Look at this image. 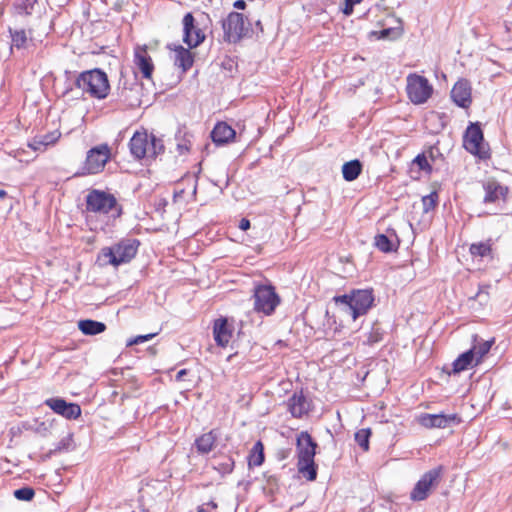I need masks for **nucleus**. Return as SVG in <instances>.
<instances>
[{
	"label": "nucleus",
	"mask_w": 512,
	"mask_h": 512,
	"mask_svg": "<svg viewBox=\"0 0 512 512\" xmlns=\"http://www.w3.org/2000/svg\"><path fill=\"white\" fill-rule=\"evenodd\" d=\"M317 443L312 439L307 431H302L297 435V468L307 480L314 481L317 477V467L314 461Z\"/></svg>",
	"instance_id": "f257e3e1"
},
{
	"label": "nucleus",
	"mask_w": 512,
	"mask_h": 512,
	"mask_svg": "<svg viewBox=\"0 0 512 512\" xmlns=\"http://www.w3.org/2000/svg\"><path fill=\"white\" fill-rule=\"evenodd\" d=\"M131 155L137 159H155L164 151L162 139L147 131H136L129 141Z\"/></svg>",
	"instance_id": "f03ea898"
},
{
	"label": "nucleus",
	"mask_w": 512,
	"mask_h": 512,
	"mask_svg": "<svg viewBox=\"0 0 512 512\" xmlns=\"http://www.w3.org/2000/svg\"><path fill=\"white\" fill-rule=\"evenodd\" d=\"M139 244L136 239H125L111 247H105L99 253L98 261L102 265L115 267L128 263L135 257Z\"/></svg>",
	"instance_id": "7ed1b4c3"
},
{
	"label": "nucleus",
	"mask_w": 512,
	"mask_h": 512,
	"mask_svg": "<svg viewBox=\"0 0 512 512\" xmlns=\"http://www.w3.org/2000/svg\"><path fill=\"white\" fill-rule=\"evenodd\" d=\"M76 86L97 99L106 98L110 90L107 75L100 69L82 72L76 79Z\"/></svg>",
	"instance_id": "20e7f679"
},
{
	"label": "nucleus",
	"mask_w": 512,
	"mask_h": 512,
	"mask_svg": "<svg viewBox=\"0 0 512 512\" xmlns=\"http://www.w3.org/2000/svg\"><path fill=\"white\" fill-rule=\"evenodd\" d=\"M333 300L336 304L344 305V312L350 315L353 320H356L359 316L368 312L373 304L374 297L369 290H356L351 294L335 296Z\"/></svg>",
	"instance_id": "39448f33"
},
{
	"label": "nucleus",
	"mask_w": 512,
	"mask_h": 512,
	"mask_svg": "<svg viewBox=\"0 0 512 512\" xmlns=\"http://www.w3.org/2000/svg\"><path fill=\"white\" fill-rule=\"evenodd\" d=\"M86 210L99 214L111 212L113 217H119L122 213L116 198L112 194L101 190H92L88 193L86 196Z\"/></svg>",
	"instance_id": "423d86ee"
},
{
	"label": "nucleus",
	"mask_w": 512,
	"mask_h": 512,
	"mask_svg": "<svg viewBox=\"0 0 512 512\" xmlns=\"http://www.w3.org/2000/svg\"><path fill=\"white\" fill-rule=\"evenodd\" d=\"M111 156V149L108 144H101L88 150L86 159L81 170L76 173L78 176L93 175L100 173Z\"/></svg>",
	"instance_id": "0eeeda50"
},
{
	"label": "nucleus",
	"mask_w": 512,
	"mask_h": 512,
	"mask_svg": "<svg viewBox=\"0 0 512 512\" xmlns=\"http://www.w3.org/2000/svg\"><path fill=\"white\" fill-rule=\"evenodd\" d=\"M254 310L270 316L280 304V297L271 285H257L254 288Z\"/></svg>",
	"instance_id": "6e6552de"
},
{
	"label": "nucleus",
	"mask_w": 512,
	"mask_h": 512,
	"mask_svg": "<svg viewBox=\"0 0 512 512\" xmlns=\"http://www.w3.org/2000/svg\"><path fill=\"white\" fill-rule=\"evenodd\" d=\"M406 91L410 101L416 105L424 104L433 93V87L428 79L416 73H410L406 78Z\"/></svg>",
	"instance_id": "1a4fd4ad"
},
{
	"label": "nucleus",
	"mask_w": 512,
	"mask_h": 512,
	"mask_svg": "<svg viewBox=\"0 0 512 512\" xmlns=\"http://www.w3.org/2000/svg\"><path fill=\"white\" fill-rule=\"evenodd\" d=\"M465 149L481 159L489 157V149L484 142L483 132L478 123H472L468 126L464 136Z\"/></svg>",
	"instance_id": "9d476101"
},
{
	"label": "nucleus",
	"mask_w": 512,
	"mask_h": 512,
	"mask_svg": "<svg viewBox=\"0 0 512 512\" xmlns=\"http://www.w3.org/2000/svg\"><path fill=\"white\" fill-rule=\"evenodd\" d=\"M224 40L229 43L239 42L248 32L244 16L238 12H231L222 20Z\"/></svg>",
	"instance_id": "9b49d317"
},
{
	"label": "nucleus",
	"mask_w": 512,
	"mask_h": 512,
	"mask_svg": "<svg viewBox=\"0 0 512 512\" xmlns=\"http://www.w3.org/2000/svg\"><path fill=\"white\" fill-rule=\"evenodd\" d=\"M441 474V467L434 468L426 472L416 483L411 492V499L414 501H422L429 495L432 486L437 484Z\"/></svg>",
	"instance_id": "f8f14e48"
},
{
	"label": "nucleus",
	"mask_w": 512,
	"mask_h": 512,
	"mask_svg": "<svg viewBox=\"0 0 512 512\" xmlns=\"http://www.w3.org/2000/svg\"><path fill=\"white\" fill-rule=\"evenodd\" d=\"M484 190L483 203L484 204H499L506 202L509 188L502 185L494 178H489L482 182Z\"/></svg>",
	"instance_id": "ddd939ff"
},
{
	"label": "nucleus",
	"mask_w": 512,
	"mask_h": 512,
	"mask_svg": "<svg viewBox=\"0 0 512 512\" xmlns=\"http://www.w3.org/2000/svg\"><path fill=\"white\" fill-rule=\"evenodd\" d=\"M195 19L192 13H187L183 17V41L189 48H195L200 45L204 39L205 34L203 31L195 26Z\"/></svg>",
	"instance_id": "4468645a"
},
{
	"label": "nucleus",
	"mask_w": 512,
	"mask_h": 512,
	"mask_svg": "<svg viewBox=\"0 0 512 512\" xmlns=\"http://www.w3.org/2000/svg\"><path fill=\"white\" fill-rule=\"evenodd\" d=\"M44 403L55 413L69 420L77 419L81 415V408L78 404L68 403L62 398H49Z\"/></svg>",
	"instance_id": "2eb2a0df"
},
{
	"label": "nucleus",
	"mask_w": 512,
	"mask_h": 512,
	"mask_svg": "<svg viewBox=\"0 0 512 512\" xmlns=\"http://www.w3.org/2000/svg\"><path fill=\"white\" fill-rule=\"evenodd\" d=\"M418 422L421 426L432 429V428H446L451 424L459 422V418L456 414H429L423 413L418 417Z\"/></svg>",
	"instance_id": "dca6fc26"
},
{
	"label": "nucleus",
	"mask_w": 512,
	"mask_h": 512,
	"mask_svg": "<svg viewBox=\"0 0 512 512\" xmlns=\"http://www.w3.org/2000/svg\"><path fill=\"white\" fill-rule=\"evenodd\" d=\"M134 64L143 77L150 79L154 71L152 58L148 54L146 46H137L134 50Z\"/></svg>",
	"instance_id": "f3484780"
},
{
	"label": "nucleus",
	"mask_w": 512,
	"mask_h": 512,
	"mask_svg": "<svg viewBox=\"0 0 512 512\" xmlns=\"http://www.w3.org/2000/svg\"><path fill=\"white\" fill-rule=\"evenodd\" d=\"M451 98L459 107H469L472 102L470 83L465 79L457 81L451 90Z\"/></svg>",
	"instance_id": "a211bd4d"
},
{
	"label": "nucleus",
	"mask_w": 512,
	"mask_h": 512,
	"mask_svg": "<svg viewBox=\"0 0 512 512\" xmlns=\"http://www.w3.org/2000/svg\"><path fill=\"white\" fill-rule=\"evenodd\" d=\"M120 96L129 106H139L141 104L140 93L141 85L136 81V77L128 86L127 80H121Z\"/></svg>",
	"instance_id": "6ab92c4d"
},
{
	"label": "nucleus",
	"mask_w": 512,
	"mask_h": 512,
	"mask_svg": "<svg viewBox=\"0 0 512 512\" xmlns=\"http://www.w3.org/2000/svg\"><path fill=\"white\" fill-rule=\"evenodd\" d=\"M288 410L295 418H301L310 410V402L302 392L294 393L287 402Z\"/></svg>",
	"instance_id": "aec40b11"
},
{
	"label": "nucleus",
	"mask_w": 512,
	"mask_h": 512,
	"mask_svg": "<svg viewBox=\"0 0 512 512\" xmlns=\"http://www.w3.org/2000/svg\"><path fill=\"white\" fill-rule=\"evenodd\" d=\"M213 335L218 346L226 347L228 345L232 337V329L230 328L227 319L220 318L215 320Z\"/></svg>",
	"instance_id": "412c9836"
},
{
	"label": "nucleus",
	"mask_w": 512,
	"mask_h": 512,
	"mask_svg": "<svg viewBox=\"0 0 512 512\" xmlns=\"http://www.w3.org/2000/svg\"><path fill=\"white\" fill-rule=\"evenodd\" d=\"M235 130L225 122H219L211 132V137L217 145L226 144L235 138Z\"/></svg>",
	"instance_id": "4be33fe9"
},
{
	"label": "nucleus",
	"mask_w": 512,
	"mask_h": 512,
	"mask_svg": "<svg viewBox=\"0 0 512 512\" xmlns=\"http://www.w3.org/2000/svg\"><path fill=\"white\" fill-rule=\"evenodd\" d=\"M168 47L175 52L174 63L176 66L184 72L192 67L194 60L189 49L181 45H174V47L169 45Z\"/></svg>",
	"instance_id": "5701e85b"
},
{
	"label": "nucleus",
	"mask_w": 512,
	"mask_h": 512,
	"mask_svg": "<svg viewBox=\"0 0 512 512\" xmlns=\"http://www.w3.org/2000/svg\"><path fill=\"white\" fill-rule=\"evenodd\" d=\"M476 359L473 356V352L467 350L466 352L460 354L452 363V371L448 372L449 374H459L469 368L477 366Z\"/></svg>",
	"instance_id": "b1692460"
},
{
	"label": "nucleus",
	"mask_w": 512,
	"mask_h": 512,
	"mask_svg": "<svg viewBox=\"0 0 512 512\" xmlns=\"http://www.w3.org/2000/svg\"><path fill=\"white\" fill-rule=\"evenodd\" d=\"M494 339L491 340H479L477 335H473V345L469 349L473 352V356L476 359V364H479L484 356L490 351Z\"/></svg>",
	"instance_id": "393cba45"
},
{
	"label": "nucleus",
	"mask_w": 512,
	"mask_h": 512,
	"mask_svg": "<svg viewBox=\"0 0 512 512\" xmlns=\"http://www.w3.org/2000/svg\"><path fill=\"white\" fill-rule=\"evenodd\" d=\"M216 440L217 433L215 430L202 434L195 440L197 452L200 454H208L214 448Z\"/></svg>",
	"instance_id": "a878e982"
},
{
	"label": "nucleus",
	"mask_w": 512,
	"mask_h": 512,
	"mask_svg": "<svg viewBox=\"0 0 512 512\" xmlns=\"http://www.w3.org/2000/svg\"><path fill=\"white\" fill-rule=\"evenodd\" d=\"M492 246H493V240L488 239L486 241L471 244L469 251L473 257L493 258Z\"/></svg>",
	"instance_id": "bb28decb"
},
{
	"label": "nucleus",
	"mask_w": 512,
	"mask_h": 512,
	"mask_svg": "<svg viewBox=\"0 0 512 512\" xmlns=\"http://www.w3.org/2000/svg\"><path fill=\"white\" fill-rule=\"evenodd\" d=\"M78 328L85 335H97L105 331L106 325L100 321L86 319L78 322Z\"/></svg>",
	"instance_id": "cd10ccee"
},
{
	"label": "nucleus",
	"mask_w": 512,
	"mask_h": 512,
	"mask_svg": "<svg viewBox=\"0 0 512 512\" xmlns=\"http://www.w3.org/2000/svg\"><path fill=\"white\" fill-rule=\"evenodd\" d=\"M361 171H362V164L357 159L348 161V162L344 163V165L342 166L343 178L349 182L357 179L358 176L360 175Z\"/></svg>",
	"instance_id": "c85d7f7f"
},
{
	"label": "nucleus",
	"mask_w": 512,
	"mask_h": 512,
	"mask_svg": "<svg viewBox=\"0 0 512 512\" xmlns=\"http://www.w3.org/2000/svg\"><path fill=\"white\" fill-rule=\"evenodd\" d=\"M37 0H16L12 5V13L17 16H30Z\"/></svg>",
	"instance_id": "c756f323"
},
{
	"label": "nucleus",
	"mask_w": 512,
	"mask_h": 512,
	"mask_svg": "<svg viewBox=\"0 0 512 512\" xmlns=\"http://www.w3.org/2000/svg\"><path fill=\"white\" fill-rule=\"evenodd\" d=\"M264 462V446L261 441H257L249 455L248 463L249 466H261Z\"/></svg>",
	"instance_id": "7c9ffc66"
},
{
	"label": "nucleus",
	"mask_w": 512,
	"mask_h": 512,
	"mask_svg": "<svg viewBox=\"0 0 512 512\" xmlns=\"http://www.w3.org/2000/svg\"><path fill=\"white\" fill-rule=\"evenodd\" d=\"M12 47L17 49L26 48L31 38H28L27 32L24 29L12 30L10 29Z\"/></svg>",
	"instance_id": "2f4dec72"
},
{
	"label": "nucleus",
	"mask_w": 512,
	"mask_h": 512,
	"mask_svg": "<svg viewBox=\"0 0 512 512\" xmlns=\"http://www.w3.org/2000/svg\"><path fill=\"white\" fill-rule=\"evenodd\" d=\"M213 467L221 475L230 474L234 468V460L230 456H221L215 460Z\"/></svg>",
	"instance_id": "473e14b6"
},
{
	"label": "nucleus",
	"mask_w": 512,
	"mask_h": 512,
	"mask_svg": "<svg viewBox=\"0 0 512 512\" xmlns=\"http://www.w3.org/2000/svg\"><path fill=\"white\" fill-rule=\"evenodd\" d=\"M374 245L382 252L389 253L395 248L392 241L385 234H378L374 238Z\"/></svg>",
	"instance_id": "72a5a7b5"
},
{
	"label": "nucleus",
	"mask_w": 512,
	"mask_h": 512,
	"mask_svg": "<svg viewBox=\"0 0 512 512\" xmlns=\"http://www.w3.org/2000/svg\"><path fill=\"white\" fill-rule=\"evenodd\" d=\"M439 196L437 191H432L430 194L422 197L423 211L428 213L434 210L438 204Z\"/></svg>",
	"instance_id": "f704fd0d"
},
{
	"label": "nucleus",
	"mask_w": 512,
	"mask_h": 512,
	"mask_svg": "<svg viewBox=\"0 0 512 512\" xmlns=\"http://www.w3.org/2000/svg\"><path fill=\"white\" fill-rule=\"evenodd\" d=\"M384 331L377 325H373L371 331L367 334V338L364 341L365 344L374 345L383 340Z\"/></svg>",
	"instance_id": "c9c22d12"
},
{
	"label": "nucleus",
	"mask_w": 512,
	"mask_h": 512,
	"mask_svg": "<svg viewBox=\"0 0 512 512\" xmlns=\"http://www.w3.org/2000/svg\"><path fill=\"white\" fill-rule=\"evenodd\" d=\"M370 435V429H360L355 433V441L364 451L369 449Z\"/></svg>",
	"instance_id": "e433bc0d"
},
{
	"label": "nucleus",
	"mask_w": 512,
	"mask_h": 512,
	"mask_svg": "<svg viewBox=\"0 0 512 512\" xmlns=\"http://www.w3.org/2000/svg\"><path fill=\"white\" fill-rule=\"evenodd\" d=\"M13 494L17 500L31 501L35 496V491L33 488L26 486V487H22L20 489H16L13 492Z\"/></svg>",
	"instance_id": "4c0bfd02"
},
{
	"label": "nucleus",
	"mask_w": 512,
	"mask_h": 512,
	"mask_svg": "<svg viewBox=\"0 0 512 512\" xmlns=\"http://www.w3.org/2000/svg\"><path fill=\"white\" fill-rule=\"evenodd\" d=\"M61 133L59 131H53L50 133H47L45 135H40V139L43 142L45 148H47L49 145L55 144L58 139L60 138Z\"/></svg>",
	"instance_id": "58836bf2"
},
{
	"label": "nucleus",
	"mask_w": 512,
	"mask_h": 512,
	"mask_svg": "<svg viewBox=\"0 0 512 512\" xmlns=\"http://www.w3.org/2000/svg\"><path fill=\"white\" fill-rule=\"evenodd\" d=\"M489 285H481L477 294L475 295V299L479 301L480 304H485L489 299Z\"/></svg>",
	"instance_id": "ea45409f"
},
{
	"label": "nucleus",
	"mask_w": 512,
	"mask_h": 512,
	"mask_svg": "<svg viewBox=\"0 0 512 512\" xmlns=\"http://www.w3.org/2000/svg\"><path fill=\"white\" fill-rule=\"evenodd\" d=\"M155 336H156V333H150V334H146V335H138V336L128 340L127 346H132V345H137V344L144 343L146 341L151 340Z\"/></svg>",
	"instance_id": "a19ab883"
},
{
	"label": "nucleus",
	"mask_w": 512,
	"mask_h": 512,
	"mask_svg": "<svg viewBox=\"0 0 512 512\" xmlns=\"http://www.w3.org/2000/svg\"><path fill=\"white\" fill-rule=\"evenodd\" d=\"M29 147L35 151H44L46 148L39 136H36L29 143Z\"/></svg>",
	"instance_id": "79ce46f5"
},
{
	"label": "nucleus",
	"mask_w": 512,
	"mask_h": 512,
	"mask_svg": "<svg viewBox=\"0 0 512 512\" xmlns=\"http://www.w3.org/2000/svg\"><path fill=\"white\" fill-rule=\"evenodd\" d=\"M414 162L419 166L420 169L424 170L430 168L427 158L424 155L416 156Z\"/></svg>",
	"instance_id": "37998d69"
},
{
	"label": "nucleus",
	"mask_w": 512,
	"mask_h": 512,
	"mask_svg": "<svg viewBox=\"0 0 512 512\" xmlns=\"http://www.w3.org/2000/svg\"><path fill=\"white\" fill-rule=\"evenodd\" d=\"M70 438L62 439L56 446L55 451H61L62 449H67Z\"/></svg>",
	"instance_id": "c03bdc74"
},
{
	"label": "nucleus",
	"mask_w": 512,
	"mask_h": 512,
	"mask_svg": "<svg viewBox=\"0 0 512 512\" xmlns=\"http://www.w3.org/2000/svg\"><path fill=\"white\" fill-rule=\"evenodd\" d=\"M239 228L243 231H246L250 228V221L246 218H242L239 223Z\"/></svg>",
	"instance_id": "a18cd8bd"
},
{
	"label": "nucleus",
	"mask_w": 512,
	"mask_h": 512,
	"mask_svg": "<svg viewBox=\"0 0 512 512\" xmlns=\"http://www.w3.org/2000/svg\"><path fill=\"white\" fill-rule=\"evenodd\" d=\"M178 147V150L183 153V152H188L190 149H191V145L190 143H180L177 145Z\"/></svg>",
	"instance_id": "49530a36"
},
{
	"label": "nucleus",
	"mask_w": 512,
	"mask_h": 512,
	"mask_svg": "<svg viewBox=\"0 0 512 512\" xmlns=\"http://www.w3.org/2000/svg\"><path fill=\"white\" fill-rule=\"evenodd\" d=\"M234 7L239 10H243L246 7V3L244 0H237L234 2Z\"/></svg>",
	"instance_id": "de8ad7c7"
},
{
	"label": "nucleus",
	"mask_w": 512,
	"mask_h": 512,
	"mask_svg": "<svg viewBox=\"0 0 512 512\" xmlns=\"http://www.w3.org/2000/svg\"><path fill=\"white\" fill-rule=\"evenodd\" d=\"M347 3V6L350 7V11H353V6L357 3H360L362 0H345Z\"/></svg>",
	"instance_id": "09e8293b"
},
{
	"label": "nucleus",
	"mask_w": 512,
	"mask_h": 512,
	"mask_svg": "<svg viewBox=\"0 0 512 512\" xmlns=\"http://www.w3.org/2000/svg\"><path fill=\"white\" fill-rule=\"evenodd\" d=\"M187 374V370L186 369H182L180 370L177 375H176V379L177 380H181L183 379V377Z\"/></svg>",
	"instance_id": "8fccbe9b"
},
{
	"label": "nucleus",
	"mask_w": 512,
	"mask_h": 512,
	"mask_svg": "<svg viewBox=\"0 0 512 512\" xmlns=\"http://www.w3.org/2000/svg\"><path fill=\"white\" fill-rule=\"evenodd\" d=\"M207 505L210 506L212 509H216L218 507L217 503L214 501H210L209 503H207Z\"/></svg>",
	"instance_id": "3c124183"
},
{
	"label": "nucleus",
	"mask_w": 512,
	"mask_h": 512,
	"mask_svg": "<svg viewBox=\"0 0 512 512\" xmlns=\"http://www.w3.org/2000/svg\"><path fill=\"white\" fill-rule=\"evenodd\" d=\"M344 14L346 15H350L352 13V11H350V7L349 6H345V9L343 10Z\"/></svg>",
	"instance_id": "603ef678"
},
{
	"label": "nucleus",
	"mask_w": 512,
	"mask_h": 512,
	"mask_svg": "<svg viewBox=\"0 0 512 512\" xmlns=\"http://www.w3.org/2000/svg\"><path fill=\"white\" fill-rule=\"evenodd\" d=\"M389 32H390V30H389V29H384V30H382V32H381V34H382L381 36L384 38V37H386V36L389 34Z\"/></svg>",
	"instance_id": "864d4df0"
},
{
	"label": "nucleus",
	"mask_w": 512,
	"mask_h": 512,
	"mask_svg": "<svg viewBox=\"0 0 512 512\" xmlns=\"http://www.w3.org/2000/svg\"><path fill=\"white\" fill-rule=\"evenodd\" d=\"M6 195H7V192L3 189H0V198L3 199L6 197Z\"/></svg>",
	"instance_id": "5fc2aeb1"
},
{
	"label": "nucleus",
	"mask_w": 512,
	"mask_h": 512,
	"mask_svg": "<svg viewBox=\"0 0 512 512\" xmlns=\"http://www.w3.org/2000/svg\"><path fill=\"white\" fill-rule=\"evenodd\" d=\"M289 453H290V449L283 451L282 458H286L289 455Z\"/></svg>",
	"instance_id": "6e6d98bb"
},
{
	"label": "nucleus",
	"mask_w": 512,
	"mask_h": 512,
	"mask_svg": "<svg viewBox=\"0 0 512 512\" xmlns=\"http://www.w3.org/2000/svg\"><path fill=\"white\" fill-rule=\"evenodd\" d=\"M197 512H206L203 508H199Z\"/></svg>",
	"instance_id": "4d7b16f0"
},
{
	"label": "nucleus",
	"mask_w": 512,
	"mask_h": 512,
	"mask_svg": "<svg viewBox=\"0 0 512 512\" xmlns=\"http://www.w3.org/2000/svg\"><path fill=\"white\" fill-rule=\"evenodd\" d=\"M2 13H3V8H0V14H2Z\"/></svg>",
	"instance_id": "13d9d810"
}]
</instances>
